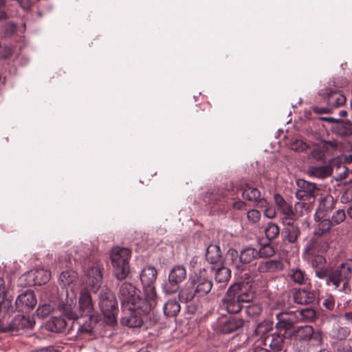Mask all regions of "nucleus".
I'll use <instances>...</instances> for the list:
<instances>
[{"instance_id":"obj_34","label":"nucleus","mask_w":352,"mask_h":352,"mask_svg":"<svg viewBox=\"0 0 352 352\" xmlns=\"http://www.w3.org/2000/svg\"><path fill=\"white\" fill-rule=\"evenodd\" d=\"M300 234V230L297 224L289 228H284L281 232L283 241H287L290 243L296 242Z\"/></svg>"},{"instance_id":"obj_10","label":"nucleus","mask_w":352,"mask_h":352,"mask_svg":"<svg viewBox=\"0 0 352 352\" xmlns=\"http://www.w3.org/2000/svg\"><path fill=\"white\" fill-rule=\"evenodd\" d=\"M187 272L182 265H175L170 270L168 279L162 285V292L171 295L181 290L180 285L186 278Z\"/></svg>"},{"instance_id":"obj_12","label":"nucleus","mask_w":352,"mask_h":352,"mask_svg":"<svg viewBox=\"0 0 352 352\" xmlns=\"http://www.w3.org/2000/svg\"><path fill=\"white\" fill-rule=\"evenodd\" d=\"M276 322L274 325L276 331L292 338L293 328L297 321L293 311H281L276 314Z\"/></svg>"},{"instance_id":"obj_24","label":"nucleus","mask_w":352,"mask_h":352,"mask_svg":"<svg viewBox=\"0 0 352 352\" xmlns=\"http://www.w3.org/2000/svg\"><path fill=\"white\" fill-rule=\"evenodd\" d=\"M292 296L294 302L298 305H309L316 300L314 291L306 289H293Z\"/></svg>"},{"instance_id":"obj_8","label":"nucleus","mask_w":352,"mask_h":352,"mask_svg":"<svg viewBox=\"0 0 352 352\" xmlns=\"http://www.w3.org/2000/svg\"><path fill=\"white\" fill-rule=\"evenodd\" d=\"M65 318L76 320L79 318V315L71 305L66 304L63 306L62 315L53 316L45 324V329L55 333H64L67 327Z\"/></svg>"},{"instance_id":"obj_45","label":"nucleus","mask_w":352,"mask_h":352,"mask_svg":"<svg viewBox=\"0 0 352 352\" xmlns=\"http://www.w3.org/2000/svg\"><path fill=\"white\" fill-rule=\"evenodd\" d=\"M262 312L263 308L258 304H252L245 307V313L250 317H257L260 316Z\"/></svg>"},{"instance_id":"obj_9","label":"nucleus","mask_w":352,"mask_h":352,"mask_svg":"<svg viewBox=\"0 0 352 352\" xmlns=\"http://www.w3.org/2000/svg\"><path fill=\"white\" fill-rule=\"evenodd\" d=\"M297 190L296 192V198L300 201L296 204V207L304 208L307 210L309 205L305 203V201L312 203L315 201L317 192L319 188L315 183L306 181L302 179H299L296 181Z\"/></svg>"},{"instance_id":"obj_33","label":"nucleus","mask_w":352,"mask_h":352,"mask_svg":"<svg viewBox=\"0 0 352 352\" xmlns=\"http://www.w3.org/2000/svg\"><path fill=\"white\" fill-rule=\"evenodd\" d=\"M89 318L82 323H80L78 326V332L84 334H91L95 325L100 320V317L97 314L88 315Z\"/></svg>"},{"instance_id":"obj_64","label":"nucleus","mask_w":352,"mask_h":352,"mask_svg":"<svg viewBox=\"0 0 352 352\" xmlns=\"http://www.w3.org/2000/svg\"><path fill=\"white\" fill-rule=\"evenodd\" d=\"M245 203L243 201H237L232 204V207L236 210H242L245 208Z\"/></svg>"},{"instance_id":"obj_58","label":"nucleus","mask_w":352,"mask_h":352,"mask_svg":"<svg viewBox=\"0 0 352 352\" xmlns=\"http://www.w3.org/2000/svg\"><path fill=\"white\" fill-rule=\"evenodd\" d=\"M19 3V6L23 8L24 10H29L32 5L31 0H16Z\"/></svg>"},{"instance_id":"obj_39","label":"nucleus","mask_w":352,"mask_h":352,"mask_svg":"<svg viewBox=\"0 0 352 352\" xmlns=\"http://www.w3.org/2000/svg\"><path fill=\"white\" fill-rule=\"evenodd\" d=\"M77 273L73 270L63 272L59 276V284L63 287L69 286L77 279Z\"/></svg>"},{"instance_id":"obj_63","label":"nucleus","mask_w":352,"mask_h":352,"mask_svg":"<svg viewBox=\"0 0 352 352\" xmlns=\"http://www.w3.org/2000/svg\"><path fill=\"white\" fill-rule=\"evenodd\" d=\"M54 347L52 345L41 347L39 349H35L34 352H54Z\"/></svg>"},{"instance_id":"obj_49","label":"nucleus","mask_w":352,"mask_h":352,"mask_svg":"<svg viewBox=\"0 0 352 352\" xmlns=\"http://www.w3.org/2000/svg\"><path fill=\"white\" fill-rule=\"evenodd\" d=\"M338 169H341L342 172L340 173L336 178L338 181H342L346 179L349 174H352V172L348 169V168L344 165L340 161L339 166H336Z\"/></svg>"},{"instance_id":"obj_62","label":"nucleus","mask_w":352,"mask_h":352,"mask_svg":"<svg viewBox=\"0 0 352 352\" xmlns=\"http://www.w3.org/2000/svg\"><path fill=\"white\" fill-rule=\"evenodd\" d=\"M337 352H352V347L348 344L343 343L338 346Z\"/></svg>"},{"instance_id":"obj_56","label":"nucleus","mask_w":352,"mask_h":352,"mask_svg":"<svg viewBox=\"0 0 352 352\" xmlns=\"http://www.w3.org/2000/svg\"><path fill=\"white\" fill-rule=\"evenodd\" d=\"M13 54V50L10 47L5 46L0 50V58L6 59L10 58Z\"/></svg>"},{"instance_id":"obj_46","label":"nucleus","mask_w":352,"mask_h":352,"mask_svg":"<svg viewBox=\"0 0 352 352\" xmlns=\"http://www.w3.org/2000/svg\"><path fill=\"white\" fill-rule=\"evenodd\" d=\"M326 152L325 148L322 146H317L311 150L310 155L316 161H323L325 158Z\"/></svg>"},{"instance_id":"obj_3","label":"nucleus","mask_w":352,"mask_h":352,"mask_svg":"<svg viewBox=\"0 0 352 352\" xmlns=\"http://www.w3.org/2000/svg\"><path fill=\"white\" fill-rule=\"evenodd\" d=\"M212 282L201 273L190 277L189 280L179 291L178 297L182 302L187 303L195 298H200L208 294L212 289Z\"/></svg>"},{"instance_id":"obj_38","label":"nucleus","mask_w":352,"mask_h":352,"mask_svg":"<svg viewBox=\"0 0 352 352\" xmlns=\"http://www.w3.org/2000/svg\"><path fill=\"white\" fill-rule=\"evenodd\" d=\"M318 222V226L315 230V234L322 236L324 233L329 232L333 226V222L327 217L315 219Z\"/></svg>"},{"instance_id":"obj_27","label":"nucleus","mask_w":352,"mask_h":352,"mask_svg":"<svg viewBox=\"0 0 352 352\" xmlns=\"http://www.w3.org/2000/svg\"><path fill=\"white\" fill-rule=\"evenodd\" d=\"M241 272L245 270L246 265L250 263L257 256V250L247 246L239 252Z\"/></svg>"},{"instance_id":"obj_40","label":"nucleus","mask_w":352,"mask_h":352,"mask_svg":"<svg viewBox=\"0 0 352 352\" xmlns=\"http://www.w3.org/2000/svg\"><path fill=\"white\" fill-rule=\"evenodd\" d=\"M230 276L231 270L225 266H221L216 270L214 280L217 283L226 284L230 280Z\"/></svg>"},{"instance_id":"obj_42","label":"nucleus","mask_w":352,"mask_h":352,"mask_svg":"<svg viewBox=\"0 0 352 352\" xmlns=\"http://www.w3.org/2000/svg\"><path fill=\"white\" fill-rule=\"evenodd\" d=\"M312 267L315 269L324 267L326 263L325 258L321 254L306 256Z\"/></svg>"},{"instance_id":"obj_60","label":"nucleus","mask_w":352,"mask_h":352,"mask_svg":"<svg viewBox=\"0 0 352 352\" xmlns=\"http://www.w3.org/2000/svg\"><path fill=\"white\" fill-rule=\"evenodd\" d=\"M331 108L327 106V107H314L313 111L317 114L329 113L331 111Z\"/></svg>"},{"instance_id":"obj_6","label":"nucleus","mask_w":352,"mask_h":352,"mask_svg":"<svg viewBox=\"0 0 352 352\" xmlns=\"http://www.w3.org/2000/svg\"><path fill=\"white\" fill-rule=\"evenodd\" d=\"M130 257L131 252L128 248L120 247L113 248L111 259L114 268V274L118 280L125 279L129 274Z\"/></svg>"},{"instance_id":"obj_43","label":"nucleus","mask_w":352,"mask_h":352,"mask_svg":"<svg viewBox=\"0 0 352 352\" xmlns=\"http://www.w3.org/2000/svg\"><path fill=\"white\" fill-rule=\"evenodd\" d=\"M333 336L338 340H344L346 339L350 334V329L347 327H340L338 326L333 329Z\"/></svg>"},{"instance_id":"obj_29","label":"nucleus","mask_w":352,"mask_h":352,"mask_svg":"<svg viewBox=\"0 0 352 352\" xmlns=\"http://www.w3.org/2000/svg\"><path fill=\"white\" fill-rule=\"evenodd\" d=\"M206 259L211 265L219 263L222 259V252L220 247L216 244L209 245L206 250Z\"/></svg>"},{"instance_id":"obj_59","label":"nucleus","mask_w":352,"mask_h":352,"mask_svg":"<svg viewBox=\"0 0 352 352\" xmlns=\"http://www.w3.org/2000/svg\"><path fill=\"white\" fill-rule=\"evenodd\" d=\"M283 223L285 226L284 228H289L290 226H294L296 225V223H295L294 220L292 217H290V216L287 215H285V217L283 218Z\"/></svg>"},{"instance_id":"obj_30","label":"nucleus","mask_w":352,"mask_h":352,"mask_svg":"<svg viewBox=\"0 0 352 352\" xmlns=\"http://www.w3.org/2000/svg\"><path fill=\"white\" fill-rule=\"evenodd\" d=\"M330 131L333 134L340 138H346L352 135V129L340 119L331 126Z\"/></svg>"},{"instance_id":"obj_48","label":"nucleus","mask_w":352,"mask_h":352,"mask_svg":"<svg viewBox=\"0 0 352 352\" xmlns=\"http://www.w3.org/2000/svg\"><path fill=\"white\" fill-rule=\"evenodd\" d=\"M292 150L297 152H302L309 148V145L302 140H296L291 143Z\"/></svg>"},{"instance_id":"obj_37","label":"nucleus","mask_w":352,"mask_h":352,"mask_svg":"<svg viewBox=\"0 0 352 352\" xmlns=\"http://www.w3.org/2000/svg\"><path fill=\"white\" fill-rule=\"evenodd\" d=\"M289 276L294 283L300 285L307 284L308 281L305 272L297 267L291 269Z\"/></svg>"},{"instance_id":"obj_26","label":"nucleus","mask_w":352,"mask_h":352,"mask_svg":"<svg viewBox=\"0 0 352 352\" xmlns=\"http://www.w3.org/2000/svg\"><path fill=\"white\" fill-rule=\"evenodd\" d=\"M93 303L90 294L87 291H82L79 298V318L83 315H91Z\"/></svg>"},{"instance_id":"obj_50","label":"nucleus","mask_w":352,"mask_h":352,"mask_svg":"<svg viewBox=\"0 0 352 352\" xmlns=\"http://www.w3.org/2000/svg\"><path fill=\"white\" fill-rule=\"evenodd\" d=\"M11 0H0V20H5L8 18L7 10L10 6Z\"/></svg>"},{"instance_id":"obj_19","label":"nucleus","mask_w":352,"mask_h":352,"mask_svg":"<svg viewBox=\"0 0 352 352\" xmlns=\"http://www.w3.org/2000/svg\"><path fill=\"white\" fill-rule=\"evenodd\" d=\"M36 302L34 292L27 290L18 296L15 305L19 311L29 312L35 307Z\"/></svg>"},{"instance_id":"obj_22","label":"nucleus","mask_w":352,"mask_h":352,"mask_svg":"<svg viewBox=\"0 0 352 352\" xmlns=\"http://www.w3.org/2000/svg\"><path fill=\"white\" fill-rule=\"evenodd\" d=\"M340 164V160L338 158H333L327 165L310 167L308 170V173L311 176L319 179H324L329 177L333 173L334 166H339Z\"/></svg>"},{"instance_id":"obj_1","label":"nucleus","mask_w":352,"mask_h":352,"mask_svg":"<svg viewBox=\"0 0 352 352\" xmlns=\"http://www.w3.org/2000/svg\"><path fill=\"white\" fill-rule=\"evenodd\" d=\"M254 298L251 285L248 283L238 282L229 287L222 302L228 313L237 314L241 311L243 303L251 302Z\"/></svg>"},{"instance_id":"obj_44","label":"nucleus","mask_w":352,"mask_h":352,"mask_svg":"<svg viewBox=\"0 0 352 352\" xmlns=\"http://www.w3.org/2000/svg\"><path fill=\"white\" fill-rule=\"evenodd\" d=\"M265 232L266 237L268 239L272 240L275 239L278 235L280 233V230L276 223H270L265 228Z\"/></svg>"},{"instance_id":"obj_25","label":"nucleus","mask_w":352,"mask_h":352,"mask_svg":"<svg viewBox=\"0 0 352 352\" xmlns=\"http://www.w3.org/2000/svg\"><path fill=\"white\" fill-rule=\"evenodd\" d=\"M334 199L331 195H327L320 200L318 208L315 214V219L327 217L332 211Z\"/></svg>"},{"instance_id":"obj_35","label":"nucleus","mask_w":352,"mask_h":352,"mask_svg":"<svg viewBox=\"0 0 352 352\" xmlns=\"http://www.w3.org/2000/svg\"><path fill=\"white\" fill-rule=\"evenodd\" d=\"M180 309V304L175 298L167 300L163 307L164 313L167 317L176 316Z\"/></svg>"},{"instance_id":"obj_28","label":"nucleus","mask_w":352,"mask_h":352,"mask_svg":"<svg viewBox=\"0 0 352 352\" xmlns=\"http://www.w3.org/2000/svg\"><path fill=\"white\" fill-rule=\"evenodd\" d=\"M283 268L284 264L279 259L261 262L258 265V271L260 273L276 272L282 270Z\"/></svg>"},{"instance_id":"obj_11","label":"nucleus","mask_w":352,"mask_h":352,"mask_svg":"<svg viewBox=\"0 0 352 352\" xmlns=\"http://www.w3.org/2000/svg\"><path fill=\"white\" fill-rule=\"evenodd\" d=\"M140 276L144 296L155 302L157 293L154 283L157 276V270L151 265L146 266L142 269Z\"/></svg>"},{"instance_id":"obj_41","label":"nucleus","mask_w":352,"mask_h":352,"mask_svg":"<svg viewBox=\"0 0 352 352\" xmlns=\"http://www.w3.org/2000/svg\"><path fill=\"white\" fill-rule=\"evenodd\" d=\"M226 256L228 262L236 270L241 272L239 252L235 249L230 248L228 250Z\"/></svg>"},{"instance_id":"obj_55","label":"nucleus","mask_w":352,"mask_h":352,"mask_svg":"<svg viewBox=\"0 0 352 352\" xmlns=\"http://www.w3.org/2000/svg\"><path fill=\"white\" fill-rule=\"evenodd\" d=\"M322 305L328 310H333L335 307L334 298L331 296L326 298L322 302Z\"/></svg>"},{"instance_id":"obj_23","label":"nucleus","mask_w":352,"mask_h":352,"mask_svg":"<svg viewBox=\"0 0 352 352\" xmlns=\"http://www.w3.org/2000/svg\"><path fill=\"white\" fill-rule=\"evenodd\" d=\"M35 324V321L33 318L26 317L25 316H16L8 324L6 328H4L3 331H18L19 330L31 329Z\"/></svg>"},{"instance_id":"obj_31","label":"nucleus","mask_w":352,"mask_h":352,"mask_svg":"<svg viewBox=\"0 0 352 352\" xmlns=\"http://www.w3.org/2000/svg\"><path fill=\"white\" fill-rule=\"evenodd\" d=\"M297 322H313L316 318L315 309L311 307H307L293 311Z\"/></svg>"},{"instance_id":"obj_52","label":"nucleus","mask_w":352,"mask_h":352,"mask_svg":"<svg viewBox=\"0 0 352 352\" xmlns=\"http://www.w3.org/2000/svg\"><path fill=\"white\" fill-rule=\"evenodd\" d=\"M52 308L51 305L47 304H44L42 305H40L37 309H36V314L38 316L41 318H45L47 316H48L50 312L52 311Z\"/></svg>"},{"instance_id":"obj_18","label":"nucleus","mask_w":352,"mask_h":352,"mask_svg":"<svg viewBox=\"0 0 352 352\" xmlns=\"http://www.w3.org/2000/svg\"><path fill=\"white\" fill-rule=\"evenodd\" d=\"M273 329L274 322L272 320H263L256 324L252 336L256 341L264 344L267 338L270 336Z\"/></svg>"},{"instance_id":"obj_21","label":"nucleus","mask_w":352,"mask_h":352,"mask_svg":"<svg viewBox=\"0 0 352 352\" xmlns=\"http://www.w3.org/2000/svg\"><path fill=\"white\" fill-rule=\"evenodd\" d=\"M29 285H42L47 283L51 276L50 271L43 268H36L24 275Z\"/></svg>"},{"instance_id":"obj_14","label":"nucleus","mask_w":352,"mask_h":352,"mask_svg":"<svg viewBox=\"0 0 352 352\" xmlns=\"http://www.w3.org/2000/svg\"><path fill=\"white\" fill-rule=\"evenodd\" d=\"M318 94L326 100L327 106L331 109L340 107L346 103L344 95L332 88L321 89Z\"/></svg>"},{"instance_id":"obj_16","label":"nucleus","mask_w":352,"mask_h":352,"mask_svg":"<svg viewBox=\"0 0 352 352\" xmlns=\"http://www.w3.org/2000/svg\"><path fill=\"white\" fill-rule=\"evenodd\" d=\"M85 275L87 284L94 292H96L100 287L102 280V274L99 263L96 262L91 266L89 265L85 272Z\"/></svg>"},{"instance_id":"obj_17","label":"nucleus","mask_w":352,"mask_h":352,"mask_svg":"<svg viewBox=\"0 0 352 352\" xmlns=\"http://www.w3.org/2000/svg\"><path fill=\"white\" fill-rule=\"evenodd\" d=\"M244 320L237 317H230L219 321L215 327L217 333L230 334L243 327Z\"/></svg>"},{"instance_id":"obj_2","label":"nucleus","mask_w":352,"mask_h":352,"mask_svg":"<svg viewBox=\"0 0 352 352\" xmlns=\"http://www.w3.org/2000/svg\"><path fill=\"white\" fill-rule=\"evenodd\" d=\"M118 298L122 309L135 308L141 311L148 310L150 302H153L146 296H140V292L131 283L123 282L118 287Z\"/></svg>"},{"instance_id":"obj_57","label":"nucleus","mask_w":352,"mask_h":352,"mask_svg":"<svg viewBox=\"0 0 352 352\" xmlns=\"http://www.w3.org/2000/svg\"><path fill=\"white\" fill-rule=\"evenodd\" d=\"M339 144L336 140H324L323 141L322 146L325 148V151H327L329 148L333 150H336L338 148Z\"/></svg>"},{"instance_id":"obj_32","label":"nucleus","mask_w":352,"mask_h":352,"mask_svg":"<svg viewBox=\"0 0 352 352\" xmlns=\"http://www.w3.org/2000/svg\"><path fill=\"white\" fill-rule=\"evenodd\" d=\"M327 246L326 243H322L317 239H311L306 245L305 254L306 256L320 254L321 252L326 250Z\"/></svg>"},{"instance_id":"obj_61","label":"nucleus","mask_w":352,"mask_h":352,"mask_svg":"<svg viewBox=\"0 0 352 352\" xmlns=\"http://www.w3.org/2000/svg\"><path fill=\"white\" fill-rule=\"evenodd\" d=\"M6 294V282L3 277L0 276V298H5Z\"/></svg>"},{"instance_id":"obj_15","label":"nucleus","mask_w":352,"mask_h":352,"mask_svg":"<svg viewBox=\"0 0 352 352\" xmlns=\"http://www.w3.org/2000/svg\"><path fill=\"white\" fill-rule=\"evenodd\" d=\"M292 337L295 340L300 342H307L311 339L316 342L322 341V335L320 331H315L313 327L305 325L297 327L292 332Z\"/></svg>"},{"instance_id":"obj_4","label":"nucleus","mask_w":352,"mask_h":352,"mask_svg":"<svg viewBox=\"0 0 352 352\" xmlns=\"http://www.w3.org/2000/svg\"><path fill=\"white\" fill-rule=\"evenodd\" d=\"M352 278V259H346L336 268L331 269L327 285L331 284L340 292H344Z\"/></svg>"},{"instance_id":"obj_47","label":"nucleus","mask_w":352,"mask_h":352,"mask_svg":"<svg viewBox=\"0 0 352 352\" xmlns=\"http://www.w3.org/2000/svg\"><path fill=\"white\" fill-rule=\"evenodd\" d=\"M275 254L274 248L270 244L263 245L258 251H257V256L261 258H267L273 256Z\"/></svg>"},{"instance_id":"obj_53","label":"nucleus","mask_w":352,"mask_h":352,"mask_svg":"<svg viewBox=\"0 0 352 352\" xmlns=\"http://www.w3.org/2000/svg\"><path fill=\"white\" fill-rule=\"evenodd\" d=\"M247 217L248 221L252 223H258L261 219V212L256 209L250 210L247 212Z\"/></svg>"},{"instance_id":"obj_13","label":"nucleus","mask_w":352,"mask_h":352,"mask_svg":"<svg viewBox=\"0 0 352 352\" xmlns=\"http://www.w3.org/2000/svg\"><path fill=\"white\" fill-rule=\"evenodd\" d=\"M243 198L247 201L253 202L258 208H266L267 200L261 196V191L248 183L242 184L239 187Z\"/></svg>"},{"instance_id":"obj_7","label":"nucleus","mask_w":352,"mask_h":352,"mask_svg":"<svg viewBox=\"0 0 352 352\" xmlns=\"http://www.w3.org/2000/svg\"><path fill=\"white\" fill-rule=\"evenodd\" d=\"M99 307L104 316L106 324H116L118 312V302L113 294L107 289H102L99 294Z\"/></svg>"},{"instance_id":"obj_54","label":"nucleus","mask_w":352,"mask_h":352,"mask_svg":"<svg viewBox=\"0 0 352 352\" xmlns=\"http://www.w3.org/2000/svg\"><path fill=\"white\" fill-rule=\"evenodd\" d=\"M330 270L331 269L324 268V267L316 269V276L320 279L326 278L327 280L329 279Z\"/></svg>"},{"instance_id":"obj_5","label":"nucleus","mask_w":352,"mask_h":352,"mask_svg":"<svg viewBox=\"0 0 352 352\" xmlns=\"http://www.w3.org/2000/svg\"><path fill=\"white\" fill-rule=\"evenodd\" d=\"M155 302H150V306L146 311H141V310H137L135 308L122 309L124 315L120 319L121 324L129 328H138L142 327L147 320L156 322L158 318L154 317L152 318L151 316V314H153L152 307L155 305Z\"/></svg>"},{"instance_id":"obj_20","label":"nucleus","mask_w":352,"mask_h":352,"mask_svg":"<svg viewBox=\"0 0 352 352\" xmlns=\"http://www.w3.org/2000/svg\"><path fill=\"white\" fill-rule=\"evenodd\" d=\"M289 339L286 334L276 331L270 334L263 345L268 346L273 352L285 351Z\"/></svg>"},{"instance_id":"obj_51","label":"nucleus","mask_w":352,"mask_h":352,"mask_svg":"<svg viewBox=\"0 0 352 352\" xmlns=\"http://www.w3.org/2000/svg\"><path fill=\"white\" fill-rule=\"evenodd\" d=\"M346 218V213L344 210L339 209L336 210L332 216L333 223L340 224L343 222Z\"/></svg>"},{"instance_id":"obj_36","label":"nucleus","mask_w":352,"mask_h":352,"mask_svg":"<svg viewBox=\"0 0 352 352\" xmlns=\"http://www.w3.org/2000/svg\"><path fill=\"white\" fill-rule=\"evenodd\" d=\"M274 199L277 207L281 210L283 214L291 216L293 214V208L292 204L287 203L284 198L279 194L274 196Z\"/></svg>"}]
</instances>
